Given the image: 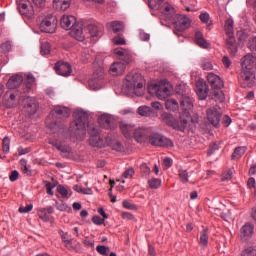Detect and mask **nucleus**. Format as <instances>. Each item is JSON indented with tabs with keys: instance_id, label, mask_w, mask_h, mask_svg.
<instances>
[{
	"instance_id": "f257e3e1",
	"label": "nucleus",
	"mask_w": 256,
	"mask_h": 256,
	"mask_svg": "<svg viewBox=\"0 0 256 256\" xmlns=\"http://www.w3.org/2000/svg\"><path fill=\"white\" fill-rule=\"evenodd\" d=\"M71 115V110L65 106H55L51 111L50 116L53 118L52 123L49 124V128L57 138H50L48 140L49 145L55 147L57 151H60L62 157L66 159H71L73 157V150L61 139H70L71 128L67 130L65 128V119Z\"/></svg>"
},
{
	"instance_id": "f03ea898",
	"label": "nucleus",
	"mask_w": 256,
	"mask_h": 256,
	"mask_svg": "<svg viewBox=\"0 0 256 256\" xmlns=\"http://www.w3.org/2000/svg\"><path fill=\"white\" fill-rule=\"evenodd\" d=\"M256 56L246 54L241 60V72L239 82L244 89L255 85Z\"/></svg>"
},
{
	"instance_id": "7ed1b4c3",
	"label": "nucleus",
	"mask_w": 256,
	"mask_h": 256,
	"mask_svg": "<svg viewBox=\"0 0 256 256\" xmlns=\"http://www.w3.org/2000/svg\"><path fill=\"white\" fill-rule=\"evenodd\" d=\"M88 128L90 137L99 136V129L93 125H89V117L87 113L80 111L74 114V121L70 123L71 137H79L85 135V130Z\"/></svg>"
},
{
	"instance_id": "20e7f679",
	"label": "nucleus",
	"mask_w": 256,
	"mask_h": 256,
	"mask_svg": "<svg viewBox=\"0 0 256 256\" xmlns=\"http://www.w3.org/2000/svg\"><path fill=\"white\" fill-rule=\"evenodd\" d=\"M125 86L128 89V93H134V95L141 97L143 89H145V78H143L141 73L130 72L126 76Z\"/></svg>"
},
{
	"instance_id": "39448f33",
	"label": "nucleus",
	"mask_w": 256,
	"mask_h": 256,
	"mask_svg": "<svg viewBox=\"0 0 256 256\" xmlns=\"http://www.w3.org/2000/svg\"><path fill=\"white\" fill-rule=\"evenodd\" d=\"M175 17H177L175 7H173L169 2H164L161 6V25L171 27V25L175 23Z\"/></svg>"
},
{
	"instance_id": "423d86ee",
	"label": "nucleus",
	"mask_w": 256,
	"mask_h": 256,
	"mask_svg": "<svg viewBox=\"0 0 256 256\" xmlns=\"http://www.w3.org/2000/svg\"><path fill=\"white\" fill-rule=\"evenodd\" d=\"M161 118L168 127H172V129H175L176 131L183 132L187 129V125H189V121L187 119L180 117V122H178L172 114L162 113Z\"/></svg>"
},
{
	"instance_id": "0eeeda50",
	"label": "nucleus",
	"mask_w": 256,
	"mask_h": 256,
	"mask_svg": "<svg viewBox=\"0 0 256 256\" xmlns=\"http://www.w3.org/2000/svg\"><path fill=\"white\" fill-rule=\"evenodd\" d=\"M21 99H23V95L19 89H9L4 94V105L8 109H13V107H17L19 105Z\"/></svg>"
},
{
	"instance_id": "6e6552de",
	"label": "nucleus",
	"mask_w": 256,
	"mask_h": 256,
	"mask_svg": "<svg viewBox=\"0 0 256 256\" xmlns=\"http://www.w3.org/2000/svg\"><path fill=\"white\" fill-rule=\"evenodd\" d=\"M173 25L175 35L179 37L191 27V19L185 14H176Z\"/></svg>"
},
{
	"instance_id": "1a4fd4ad",
	"label": "nucleus",
	"mask_w": 256,
	"mask_h": 256,
	"mask_svg": "<svg viewBox=\"0 0 256 256\" xmlns=\"http://www.w3.org/2000/svg\"><path fill=\"white\" fill-rule=\"evenodd\" d=\"M57 30V17L48 14L40 23L42 33H55Z\"/></svg>"
},
{
	"instance_id": "9d476101",
	"label": "nucleus",
	"mask_w": 256,
	"mask_h": 256,
	"mask_svg": "<svg viewBox=\"0 0 256 256\" xmlns=\"http://www.w3.org/2000/svg\"><path fill=\"white\" fill-rule=\"evenodd\" d=\"M207 81L212 89H214V99H217L219 95H223V92L219 91V89L223 88V80H221L219 76L214 73H209L207 75Z\"/></svg>"
},
{
	"instance_id": "9b49d317",
	"label": "nucleus",
	"mask_w": 256,
	"mask_h": 256,
	"mask_svg": "<svg viewBox=\"0 0 256 256\" xmlns=\"http://www.w3.org/2000/svg\"><path fill=\"white\" fill-rule=\"evenodd\" d=\"M93 69H94L93 79L89 81V87L90 89L97 91V89L99 88L93 87V85H95V80L103 79V75H104L103 62H98L97 60H95V62L93 63Z\"/></svg>"
},
{
	"instance_id": "f8f14e48",
	"label": "nucleus",
	"mask_w": 256,
	"mask_h": 256,
	"mask_svg": "<svg viewBox=\"0 0 256 256\" xmlns=\"http://www.w3.org/2000/svg\"><path fill=\"white\" fill-rule=\"evenodd\" d=\"M22 105L29 115H35V113H37V109H39V104H37L35 98L29 96L22 100Z\"/></svg>"
},
{
	"instance_id": "ddd939ff",
	"label": "nucleus",
	"mask_w": 256,
	"mask_h": 256,
	"mask_svg": "<svg viewBox=\"0 0 256 256\" xmlns=\"http://www.w3.org/2000/svg\"><path fill=\"white\" fill-rule=\"evenodd\" d=\"M196 95L200 101H205L209 95V86L204 80H198L196 82Z\"/></svg>"
},
{
	"instance_id": "4468645a",
	"label": "nucleus",
	"mask_w": 256,
	"mask_h": 256,
	"mask_svg": "<svg viewBox=\"0 0 256 256\" xmlns=\"http://www.w3.org/2000/svg\"><path fill=\"white\" fill-rule=\"evenodd\" d=\"M18 9L21 15H24V17L31 18L33 15H35V10H33V6H31V2H29V0H20Z\"/></svg>"
},
{
	"instance_id": "2eb2a0df",
	"label": "nucleus",
	"mask_w": 256,
	"mask_h": 256,
	"mask_svg": "<svg viewBox=\"0 0 256 256\" xmlns=\"http://www.w3.org/2000/svg\"><path fill=\"white\" fill-rule=\"evenodd\" d=\"M207 119L213 127H219V123L221 121V112L217 110V108H209L206 111Z\"/></svg>"
},
{
	"instance_id": "dca6fc26",
	"label": "nucleus",
	"mask_w": 256,
	"mask_h": 256,
	"mask_svg": "<svg viewBox=\"0 0 256 256\" xmlns=\"http://www.w3.org/2000/svg\"><path fill=\"white\" fill-rule=\"evenodd\" d=\"M56 73L58 75H62V77H69L71 75V65L67 62H58L54 67Z\"/></svg>"
},
{
	"instance_id": "f3484780",
	"label": "nucleus",
	"mask_w": 256,
	"mask_h": 256,
	"mask_svg": "<svg viewBox=\"0 0 256 256\" xmlns=\"http://www.w3.org/2000/svg\"><path fill=\"white\" fill-rule=\"evenodd\" d=\"M149 95L161 99V81H152L147 87Z\"/></svg>"
},
{
	"instance_id": "a211bd4d",
	"label": "nucleus",
	"mask_w": 256,
	"mask_h": 256,
	"mask_svg": "<svg viewBox=\"0 0 256 256\" xmlns=\"http://www.w3.org/2000/svg\"><path fill=\"white\" fill-rule=\"evenodd\" d=\"M70 36L77 41H85V34L83 33V24L77 23L71 27Z\"/></svg>"
},
{
	"instance_id": "6ab92c4d",
	"label": "nucleus",
	"mask_w": 256,
	"mask_h": 256,
	"mask_svg": "<svg viewBox=\"0 0 256 256\" xmlns=\"http://www.w3.org/2000/svg\"><path fill=\"white\" fill-rule=\"evenodd\" d=\"M255 231V226L252 223H246L242 226L240 229V237L241 239H244V241H247L248 239H251L253 237V233Z\"/></svg>"
},
{
	"instance_id": "aec40b11",
	"label": "nucleus",
	"mask_w": 256,
	"mask_h": 256,
	"mask_svg": "<svg viewBox=\"0 0 256 256\" xmlns=\"http://www.w3.org/2000/svg\"><path fill=\"white\" fill-rule=\"evenodd\" d=\"M151 133V131L149 130V128H134V139L138 142V143H144V141H147V138L149 137V134Z\"/></svg>"
},
{
	"instance_id": "412c9836",
	"label": "nucleus",
	"mask_w": 256,
	"mask_h": 256,
	"mask_svg": "<svg viewBox=\"0 0 256 256\" xmlns=\"http://www.w3.org/2000/svg\"><path fill=\"white\" fill-rule=\"evenodd\" d=\"M100 127L104 129H115V122L109 114H103L98 118Z\"/></svg>"
},
{
	"instance_id": "4be33fe9",
	"label": "nucleus",
	"mask_w": 256,
	"mask_h": 256,
	"mask_svg": "<svg viewBox=\"0 0 256 256\" xmlns=\"http://www.w3.org/2000/svg\"><path fill=\"white\" fill-rule=\"evenodd\" d=\"M114 55L118 57L124 63H131V51L124 49L122 47H118L114 49Z\"/></svg>"
},
{
	"instance_id": "5701e85b",
	"label": "nucleus",
	"mask_w": 256,
	"mask_h": 256,
	"mask_svg": "<svg viewBox=\"0 0 256 256\" xmlns=\"http://www.w3.org/2000/svg\"><path fill=\"white\" fill-rule=\"evenodd\" d=\"M161 97H171L173 95V84L167 79L161 80Z\"/></svg>"
},
{
	"instance_id": "b1692460",
	"label": "nucleus",
	"mask_w": 256,
	"mask_h": 256,
	"mask_svg": "<svg viewBox=\"0 0 256 256\" xmlns=\"http://www.w3.org/2000/svg\"><path fill=\"white\" fill-rule=\"evenodd\" d=\"M125 63L123 62H114L109 69L110 75H113V77H117V75H123L125 73Z\"/></svg>"
},
{
	"instance_id": "393cba45",
	"label": "nucleus",
	"mask_w": 256,
	"mask_h": 256,
	"mask_svg": "<svg viewBox=\"0 0 256 256\" xmlns=\"http://www.w3.org/2000/svg\"><path fill=\"white\" fill-rule=\"evenodd\" d=\"M137 113L140 117H157V112L147 105L139 106Z\"/></svg>"
},
{
	"instance_id": "a878e982",
	"label": "nucleus",
	"mask_w": 256,
	"mask_h": 256,
	"mask_svg": "<svg viewBox=\"0 0 256 256\" xmlns=\"http://www.w3.org/2000/svg\"><path fill=\"white\" fill-rule=\"evenodd\" d=\"M76 19L75 16H67L64 15L62 16L61 20H60V25L62 27V29H71L73 27V25H76Z\"/></svg>"
},
{
	"instance_id": "bb28decb",
	"label": "nucleus",
	"mask_w": 256,
	"mask_h": 256,
	"mask_svg": "<svg viewBox=\"0 0 256 256\" xmlns=\"http://www.w3.org/2000/svg\"><path fill=\"white\" fill-rule=\"evenodd\" d=\"M226 45L231 55H237L239 47L237 46V40H235V36H228V38L226 39Z\"/></svg>"
},
{
	"instance_id": "cd10ccee",
	"label": "nucleus",
	"mask_w": 256,
	"mask_h": 256,
	"mask_svg": "<svg viewBox=\"0 0 256 256\" xmlns=\"http://www.w3.org/2000/svg\"><path fill=\"white\" fill-rule=\"evenodd\" d=\"M195 43L198 47H201V49H209V47H211V44L207 42L201 31L195 33Z\"/></svg>"
},
{
	"instance_id": "c85d7f7f",
	"label": "nucleus",
	"mask_w": 256,
	"mask_h": 256,
	"mask_svg": "<svg viewBox=\"0 0 256 256\" xmlns=\"http://www.w3.org/2000/svg\"><path fill=\"white\" fill-rule=\"evenodd\" d=\"M23 83V76L20 74L13 75L7 82L8 89H17Z\"/></svg>"
},
{
	"instance_id": "c756f323",
	"label": "nucleus",
	"mask_w": 256,
	"mask_h": 256,
	"mask_svg": "<svg viewBox=\"0 0 256 256\" xmlns=\"http://www.w3.org/2000/svg\"><path fill=\"white\" fill-rule=\"evenodd\" d=\"M119 127H120L122 134L126 138L131 137L133 135V133L135 132V126L132 124H127L125 122H121L119 124Z\"/></svg>"
},
{
	"instance_id": "7c9ffc66",
	"label": "nucleus",
	"mask_w": 256,
	"mask_h": 256,
	"mask_svg": "<svg viewBox=\"0 0 256 256\" xmlns=\"http://www.w3.org/2000/svg\"><path fill=\"white\" fill-rule=\"evenodd\" d=\"M71 7V0H53V8L56 11H67Z\"/></svg>"
},
{
	"instance_id": "2f4dec72",
	"label": "nucleus",
	"mask_w": 256,
	"mask_h": 256,
	"mask_svg": "<svg viewBox=\"0 0 256 256\" xmlns=\"http://www.w3.org/2000/svg\"><path fill=\"white\" fill-rule=\"evenodd\" d=\"M180 107L182 111H191L193 109V100L189 96H182Z\"/></svg>"
},
{
	"instance_id": "473e14b6",
	"label": "nucleus",
	"mask_w": 256,
	"mask_h": 256,
	"mask_svg": "<svg viewBox=\"0 0 256 256\" xmlns=\"http://www.w3.org/2000/svg\"><path fill=\"white\" fill-rule=\"evenodd\" d=\"M246 152H247V146L236 147L231 156L232 161H239V159H241V157H243V154Z\"/></svg>"
},
{
	"instance_id": "72a5a7b5",
	"label": "nucleus",
	"mask_w": 256,
	"mask_h": 256,
	"mask_svg": "<svg viewBox=\"0 0 256 256\" xmlns=\"http://www.w3.org/2000/svg\"><path fill=\"white\" fill-rule=\"evenodd\" d=\"M59 235L61 236V239L66 249H73V242L71 240V235H69V233L63 232V230L59 231Z\"/></svg>"
},
{
	"instance_id": "f704fd0d",
	"label": "nucleus",
	"mask_w": 256,
	"mask_h": 256,
	"mask_svg": "<svg viewBox=\"0 0 256 256\" xmlns=\"http://www.w3.org/2000/svg\"><path fill=\"white\" fill-rule=\"evenodd\" d=\"M108 27L112 29L113 33H123V30L125 29V26L123 25V22L119 21H113L108 23Z\"/></svg>"
},
{
	"instance_id": "c9c22d12",
	"label": "nucleus",
	"mask_w": 256,
	"mask_h": 256,
	"mask_svg": "<svg viewBox=\"0 0 256 256\" xmlns=\"http://www.w3.org/2000/svg\"><path fill=\"white\" fill-rule=\"evenodd\" d=\"M89 143L92 147H105V142L101 136H90Z\"/></svg>"
},
{
	"instance_id": "e433bc0d",
	"label": "nucleus",
	"mask_w": 256,
	"mask_h": 256,
	"mask_svg": "<svg viewBox=\"0 0 256 256\" xmlns=\"http://www.w3.org/2000/svg\"><path fill=\"white\" fill-rule=\"evenodd\" d=\"M165 108L167 111H179V102H177L175 99H168L165 102Z\"/></svg>"
},
{
	"instance_id": "4c0bfd02",
	"label": "nucleus",
	"mask_w": 256,
	"mask_h": 256,
	"mask_svg": "<svg viewBox=\"0 0 256 256\" xmlns=\"http://www.w3.org/2000/svg\"><path fill=\"white\" fill-rule=\"evenodd\" d=\"M200 247H203L204 249L209 245V233L207 229H204L200 233V240H199Z\"/></svg>"
},
{
	"instance_id": "58836bf2",
	"label": "nucleus",
	"mask_w": 256,
	"mask_h": 256,
	"mask_svg": "<svg viewBox=\"0 0 256 256\" xmlns=\"http://www.w3.org/2000/svg\"><path fill=\"white\" fill-rule=\"evenodd\" d=\"M150 145H154L155 147L161 146V135L160 134H152L149 136Z\"/></svg>"
},
{
	"instance_id": "ea45409f",
	"label": "nucleus",
	"mask_w": 256,
	"mask_h": 256,
	"mask_svg": "<svg viewBox=\"0 0 256 256\" xmlns=\"http://www.w3.org/2000/svg\"><path fill=\"white\" fill-rule=\"evenodd\" d=\"M224 29H225L226 35H228V37H234L233 36V20H231V19L226 20Z\"/></svg>"
},
{
	"instance_id": "a19ab883",
	"label": "nucleus",
	"mask_w": 256,
	"mask_h": 256,
	"mask_svg": "<svg viewBox=\"0 0 256 256\" xmlns=\"http://www.w3.org/2000/svg\"><path fill=\"white\" fill-rule=\"evenodd\" d=\"M86 30L90 37H99V28L95 24H89Z\"/></svg>"
},
{
	"instance_id": "79ce46f5",
	"label": "nucleus",
	"mask_w": 256,
	"mask_h": 256,
	"mask_svg": "<svg viewBox=\"0 0 256 256\" xmlns=\"http://www.w3.org/2000/svg\"><path fill=\"white\" fill-rule=\"evenodd\" d=\"M40 53L41 55H49L51 53V45L49 42L45 41L41 43Z\"/></svg>"
},
{
	"instance_id": "37998d69",
	"label": "nucleus",
	"mask_w": 256,
	"mask_h": 256,
	"mask_svg": "<svg viewBox=\"0 0 256 256\" xmlns=\"http://www.w3.org/2000/svg\"><path fill=\"white\" fill-rule=\"evenodd\" d=\"M241 256H256V247L254 246L247 247L242 251Z\"/></svg>"
},
{
	"instance_id": "c03bdc74",
	"label": "nucleus",
	"mask_w": 256,
	"mask_h": 256,
	"mask_svg": "<svg viewBox=\"0 0 256 256\" xmlns=\"http://www.w3.org/2000/svg\"><path fill=\"white\" fill-rule=\"evenodd\" d=\"M162 167L164 171H167V169H171V167H173V159L170 157H165L162 160Z\"/></svg>"
},
{
	"instance_id": "a18cd8bd",
	"label": "nucleus",
	"mask_w": 256,
	"mask_h": 256,
	"mask_svg": "<svg viewBox=\"0 0 256 256\" xmlns=\"http://www.w3.org/2000/svg\"><path fill=\"white\" fill-rule=\"evenodd\" d=\"M35 84V76L33 74H27L26 75V89L29 91L31 87Z\"/></svg>"
},
{
	"instance_id": "49530a36",
	"label": "nucleus",
	"mask_w": 256,
	"mask_h": 256,
	"mask_svg": "<svg viewBox=\"0 0 256 256\" xmlns=\"http://www.w3.org/2000/svg\"><path fill=\"white\" fill-rule=\"evenodd\" d=\"M10 145H11V140L9 139V137H4L2 140L3 153H9Z\"/></svg>"
},
{
	"instance_id": "de8ad7c7",
	"label": "nucleus",
	"mask_w": 256,
	"mask_h": 256,
	"mask_svg": "<svg viewBox=\"0 0 256 256\" xmlns=\"http://www.w3.org/2000/svg\"><path fill=\"white\" fill-rule=\"evenodd\" d=\"M148 5L153 11H159L161 9V0H149Z\"/></svg>"
},
{
	"instance_id": "09e8293b",
	"label": "nucleus",
	"mask_w": 256,
	"mask_h": 256,
	"mask_svg": "<svg viewBox=\"0 0 256 256\" xmlns=\"http://www.w3.org/2000/svg\"><path fill=\"white\" fill-rule=\"evenodd\" d=\"M148 185L150 189H158V187L161 185V180L157 178L150 179L148 180Z\"/></svg>"
},
{
	"instance_id": "8fccbe9b",
	"label": "nucleus",
	"mask_w": 256,
	"mask_h": 256,
	"mask_svg": "<svg viewBox=\"0 0 256 256\" xmlns=\"http://www.w3.org/2000/svg\"><path fill=\"white\" fill-rule=\"evenodd\" d=\"M179 178L182 183H188L189 173L187 172V170H179Z\"/></svg>"
},
{
	"instance_id": "3c124183",
	"label": "nucleus",
	"mask_w": 256,
	"mask_h": 256,
	"mask_svg": "<svg viewBox=\"0 0 256 256\" xmlns=\"http://www.w3.org/2000/svg\"><path fill=\"white\" fill-rule=\"evenodd\" d=\"M38 216L40 219H42V221H44L45 223H47V221H49V215L47 214V209L45 208H41L38 211Z\"/></svg>"
},
{
	"instance_id": "603ef678",
	"label": "nucleus",
	"mask_w": 256,
	"mask_h": 256,
	"mask_svg": "<svg viewBox=\"0 0 256 256\" xmlns=\"http://www.w3.org/2000/svg\"><path fill=\"white\" fill-rule=\"evenodd\" d=\"M161 147H173V140L165 137V136H161Z\"/></svg>"
},
{
	"instance_id": "864d4df0",
	"label": "nucleus",
	"mask_w": 256,
	"mask_h": 256,
	"mask_svg": "<svg viewBox=\"0 0 256 256\" xmlns=\"http://www.w3.org/2000/svg\"><path fill=\"white\" fill-rule=\"evenodd\" d=\"M200 65L204 71H211V69H213V64L207 59H202Z\"/></svg>"
},
{
	"instance_id": "5fc2aeb1",
	"label": "nucleus",
	"mask_w": 256,
	"mask_h": 256,
	"mask_svg": "<svg viewBox=\"0 0 256 256\" xmlns=\"http://www.w3.org/2000/svg\"><path fill=\"white\" fill-rule=\"evenodd\" d=\"M135 175V170L133 168H128L125 170L122 174L123 179H133V176Z\"/></svg>"
},
{
	"instance_id": "6e6d98bb",
	"label": "nucleus",
	"mask_w": 256,
	"mask_h": 256,
	"mask_svg": "<svg viewBox=\"0 0 256 256\" xmlns=\"http://www.w3.org/2000/svg\"><path fill=\"white\" fill-rule=\"evenodd\" d=\"M96 251L97 253H99L100 255H104V256H108L109 254V247L103 246V245H99L96 247Z\"/></svg>"
},
{
	"instance_id": "4d7b16f0",
	"label": "nucleus",
	"mask_w": 256,
	"mask_h": 256,
	"mask_svg": "<svg viewBox=\"0 0 256 256\" xmlns=\"http://www.w3.org/2000/svg\"><path fill=\"white\" fill-rule=\"evenodd\" d=\"M123 208L124 209H130L131 211L137 209V206L133 203H131L129 200H124L122 202Z\"/></svg>"
},
{
	"instance_id": "13d9d810",
	"label": "nucleus",
	"mask_w": 256,
	"mask_h": 256,
	"mask_svg": "<svg viewBox=\"0 0 256 256\" xmlns=\"http://www.w3.org/2000/svg\"><path fill=\"white\" fill-rule=\"evenodd\" d=\"M140 171L141 173L147 177V175H149V173H151V168H149V166H147L145 163L141 164L140 166Z\"/></svg>"
},
{
	"instance_id": "bf43d9fd",
	"label": "nucleus",
	"mask_w": 256,
	"mask_h": 256,
	"mask_svg": "<svg viewBox=\"0 0 256 256\" xmlns=\"http://www.w3.org/2000/svg\"><path fill=\"white\" fill-rule=\"evenodd\" d=\"M218 149H219V144H217V142H214L209 146L208 155L209 156L213 155V153H215Z\"/></svg>"
},
{
	"instance_id": "052dcab7",
	"label": "nucleus",
	"mask_w": 256,
	"mask_h": 256,
	"mask_svg": "<svg viewBox=\"0 0 256 256\" xmlns=\"http://www.w3.org/2000/svg\"><path fill=\"white\" fill-rule=\"evenodd\" d=\"M139 39L141 41H149L151 39V35L147 34L145 31L140 30L139 31Z\"/></svg>"
},
{
	"instance_id": "680f3d73",
	"label": "nucleus",
	"mask_w": 256,
	"mask_h": 256,
	"mask_svg": "<svg viewBox=\"0 0 256 256\" xmlns=\"http://www.w3.org/2000/svg\"><path fill=\"white\" fill-rule=\"evenodd\" d=\"M233 179V171L228 170L222 176V181H231Z\"/></svg>"
},
{
	"instance_id": "e2e57ef3",
	"label": "nucleus",
	"mask_w": 256,
	"mask_h": 256,
	"mask_svg": "<svg viewBox=\"0 0 256 256\" xmlns=\"http://www.w3.org/2000/svg\"><path fill=\"white\" fill-rule=\"evenodd\" d=\"M30 211H33V204H29L26 207L21 206L19 208V213H29Z\"/></svg>"
},
{
	"instance_id": "0e129e2a",
	"label": "nucleus",
	"mask_w": 256,
	"mask_h": 256,
	"mask_svg": "<svg viewBox=\"0 0 256 256\" xmlns=\"http://www.w3.org/2000/svg\"><path fill=\"white\" fill-rule=\"evenodd\" d=\"M92 222L95 224V225H103V223H105V219L101 218V216H94L92 218Z\"/></svg>"
},
{
	"instance_id": "69168bd1",
	"label": "nucleus",
	"mask_w": 256,
	"mask_h": 256,
	"mask_svg": "<svg viewBox=\"0 0 256 256\" xmlns=\"http://www.w3.org/2000/svg\"><path fill=\"white\" fill-rule=\"evenodd\" d=\"M113 43L115 45H125V38H121V36H116L113 38Z\"/></svg>"
},
{
	"instance_id": "338daca9",
	"label": "nucleus",
	"mask_w": 256,
	"mask_h": 256,
	"mask_svg": "<svg viewBox=\"0 0 256 256\" xmlns=\"http://www.w3.org/2000/svg\"><path fill=\"white\" fill-rule=\"evenodd\" d=\"M57 191H58V193H60V195H62V197H67V195H68L67 188L64 186L59 185L57 187Z\"/></svg>"
},
{
	"instance_id": "774afa93",
	"label": "nucleus",
	"mask_w": 256,
	"mask_h": 256,
	"mask_svg": "<svg viewBox=\"0 0 256 256\" xmlns=\"http://www.w3.org/2000/svg\"><path fill=\"white\" fill-rule=\"evenodd\" d=\"M248 47L250 51H256V37L249 40Z\"/></svg>"
}]
</instances>
